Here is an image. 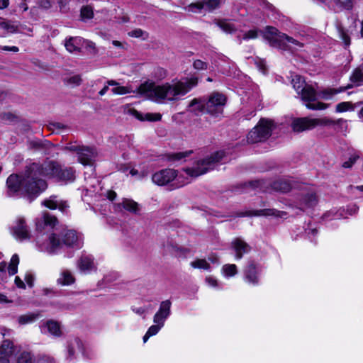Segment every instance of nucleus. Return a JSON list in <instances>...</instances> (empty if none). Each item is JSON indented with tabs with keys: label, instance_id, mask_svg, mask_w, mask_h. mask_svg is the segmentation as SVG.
Masks as SVG:
<instances>
[{
	"label": "nucleus",
	"instance_id": "nucleus-25",
	"mask_svg": "<svg viewBox=\"0 0 363 363\" xmlns=\"http://www.w3.org/2000/svg\"><path fill=\"white\" fill-rule=\"evenodd\" d=\"M107 84L113 86L111 91L115 95H125L127 94H133V89L130 85L121 86L115 80L107 81Z\"/></svg>",
	"mask_w": 363,
	"mask_h": 363
},
{
	"label": "nucleus",
	"instance_id": "nucleus-26",
	"mask_svg": "<svg viewBox=\"0 0 363 363\" xmlns=\"http://www.w3.org/2000/svg\"><path fill=\"white\" fill-rule=\"evenodd\" d=\"M130 113L132 116L141 121H159L162 118V115L159 113H147L143 114L135 109H130Z\"/></svg>",
	"mask_w": 363,
	"mask_h": 363
},
{
	"label": "nucleus",
	"instance_id": "nucleus-64",
	"mask_svg": "<svg viewBox=\"0 0 363 363\" xmlns=\"http://www.w3.org/2000/svg\"><path fill=\"white\" fill-rule=\"evenodd\" d=\"M106 197L111 200V201H113L116 199V193L113 191H111V190H109L107 191L106 193Z\"/></svg>",
	"mask_w": 363,
	"mask_h": 363
},
{
	"label": "nucleus",
	"instance_id": "nucleus-13",
	"mask_svg": "<svg viewBox=\"0 0 363 363\" xmlns=\"http://www.w3.org/2000/svg\"><path fill=\"white\" fill-rule=\"evenodd\" d=\"M172 302L169 300H165L160 303L158 311L154 315V323H160L164 325L166 320L171 314Z\"/></svg>",
	"mask_w": 363,
	"mask_h": 363
},
{
	"label": "nucleus",
	"instance_id": "nucleus-19",
	"mask_svg": "<svg viewBox=\"0 0 363 363\" xmlns=\"http://www.w3.org/2000/svg\"><path fill=\"white\" fill-rule=\"evenodd\" d=\"M76 281V278L74 274L67 269H62L56 279V283L60 286H69L74 284Z\"/></svg>",
	"mask_w": 363,
	"mask_h": 363
},
{
	"label": "nucleus",
	"instance_id": "nucleus-53",
	"mask_svg": "<svg viewBox=\"0 0 363 363\" xmlns=\"http://www.w3.org/2000/svg\"><path fill=\"white\" fill-rule=\"evenodd\" d=\"M193 66L194 69L198 70H204L207 69L208 65L206 62L201 60H196L194 62Z\"/></svg>",
	"mask_w": 363,
	"mask_h": 363
},
{
	"label": "nucleus",
	"instance_id": "nucleus-42",
	"mask_svg": "<svg viewBox=\"0 0 363 363\" xmlns=\"http://www.w3.org/2000/svg\"><path fill=\"white\" fill-rule=\"evenodd\" d=\"M190 265L193 268H197V269H202L204 270H209L210 269V264L209 263L204 259H197L194 261H192L190 263Z\"/></svg>",
	"mask_w": 363,
	"mask_h": 363
},
{
	"label": "nucleus",
	"instance_id": "nucleus-58",
	"mask_svg": "<svg viewBox=\"0 0 363 363\" xmlns=\"http://www.w3.org/2000/svg\"><path fill=\"white\" fill-rule=\"evenodd\" d=\"M187 155H188L187 152H179V153L174 154L172 157V159L173 160H182V158L185 157Z\"/></svg>",
	"mask_w": 363,
	"mask_h": 363
},
{
	"label": "nucleus",
	"instance_id": "nucleus-49",
	"mask_svg": "<svg viewBox=\"0 0 363 363\" xmlns=\"http://www.w3.org/2000/svg\"><path fill=\"white\" fill-rule=\"evenodd\" d=\"M131 310L133 313L141 316L143 319H145L148 308H147V307H145V306H142V307L133 306L131 308Z\"/></svg>",
	"mask_w": 363,
	"mask_h": 363
},
{
	"label": "nucleus",
	"instance_id": "nucleus-45",
	"mask_svg": "<svg viewBox=\"0 0 363 363\" xmlns=\"http://www.w3.org/2000/svg\"><path fill=\"white\" fill-rule=\"evenodd\" d=\"M93 10L90 6H84L81 9V17L84 21L93 18Z\"/></svg>",
	"mask_w": 363,
	"mask_h": 363
},
{
	"label": "nucleus",
	"instance_id": "nucleus-10",
	"mask_svg": "<svg viewBox=\"0 0 363 363\" xmlns=\"http://www.w3.org/2000/svg\"><path fill=\"white\" fill-rule=\"evenodd\" d=\"M225 101L223 94L214 92L205 102V111L212 116H218L223 113Z\"/></svg>",
	"mask_w": 363,
	"mask_h": 363
},
{
	"label": "nucleus",
	"instance_id": "nucleus-27",
	"mask_svg": "<svg viewBox=\"0 0 363 363\" xmlns=\"http://www.w3.org/2000/svg\"><path fill=\"white\" fill-rule=\"evenodd\" d=\"M118 208L122 207L125 211L137 214L140 210V205L131 199H123L122 201L117 204Z\"/></svg>",
	"mask_w": 363,
	"mask_h": 363
},
{
	"label": "nucleus",
	"instance_id": "nucleus-30",
	"mask_svg": "<svg viewBox=\"0 0 363 363\" xmlns=\"http://www.w3.org/2000/svg\"><path fill=\"white\" fill-rule=\"evenodd\" d=\"M75 179L74 172L72 168L62 169L60 166V171L56 175L55 179L61 182H73Z\"/></svg>",
	"mask_w": 363,
	"mask_h": 363
},
{
	"label": "nucleus",
	"instance_id": "nucleus-41",
	"mask_svg": "<svg viewBox=\"0 0 363 363\" xmlns=\"http://www.w3.org/2000/svg\"><path fill=\"white\" fill-rule=\"evenodd\" d=\"M354 106L350 101H345L339 103L335 106V111L337 113H342L349 111H354Z\"/></svg>",
	"mask_w": 363,
	"mask_h": 363
},
{
	"label": "nucleus",
	"instance_id": "nucleus-16",
	"mask_svg": "<svg viewBox=\"0 0 363 363\" xmlns=\"http://www.w3.org/2000/svg\"><path fill=\"white\" fill-rule=\"evenodd\" d=\"M66 347V359L69 362H72L76 358L77 352L81 351L82 344L78 337H71L67 340Z\"/></svg>",
	"mask_w": 363,
	"mask_h": 363
},
{
	"label": "nucleus",
	"instance_id": "nucleus-46",
	"mask_svg": "<svg viewBox=\"0 0 363 363\" xmlns=\"http://www.w3.org/2000/svg\"><path fill=\"white\" fill-rule=\"evenodd\" d=\"M16 363H33L30 353L22 352L17 358Z\"/></svg>",
	"mask_w": 363,
	"mask_h": 363
},
{
	"label": "nucleus",
	"instance_id": "nucleus-23",
	"mask_svg": "<svg viewBox=\"0 0 363 363\" xmlns=\"http://www.w3.org/2000/svg\"><path fill=\"white\" fill-rule=\"evenodd\" d=\"M85 40L81 37H69L65 40V46L69 52H79Z\"/></svg>",
	"mask_w": 363,
	"mask_h": 363
},
{
	"label": "nucleus",
	"instance_id": "nucleus-34",
	"mask_svg": "<svg viewBox=\"0 0 363 363\" xmlns=\"http://www.w3.org/2000/svg\"><path fill=\"white\" fill-rule=\"evenodd\" d=\"M188 111L195 114H198L203 111H205V103L201 100L194 99L189 103Z\"/></svg>",
	"mask_w": 363,
	"mask_h": 363
},
{
	"label": "nucleus",
	"instance_id": "nucleus-44",
	"mask_svg": "<svg viewBox=\"0 0 363 363\" xmlns=\"http://www.w3.org/2000/svg\"><path fill=\"white\" fill-rule=\"evenodd\" d=\"M0 28L9 33H13L16 31V27L14 25L5 21H0Z\"/></svg>",
	"mask_w": 363,
	"mask_h": 363
},
{
	"label": "nucleus",
	"instance_id": "nucleus-52",
	"mask_svg": "<svg viewBox=\"0 0 363 363\" xmlns=\"http://www.w3.org/2000/svg\"><path fill=\"white\" fill-rule=\"evenodd\" d=\"M129 35L135 38H145L147 37V34L143 30L138 28L132 30L129 33Z\"/></svg>",
	"mask_w": 363,
	"mask_h": 363
},
{
	"label": "nucleus",
	"instance_id": "nucleus-8",
	"mask_svg": "<svg viewBox=\"0 0 363 363\" xmlns=\"http://www.w3.org/2000/svg\"><path fill=\"white\" fill-rule=\"evenodd\" d=\"M274 123L269 119H261L258 124L248 133L247 141L251 143L264 141L269 138Z\"/></svg>",
	"mask_w": 363,
	"mask_h": 363
},
{
	"label": "nucleus",
	"instance_id": "nucleus-18",
	"mask_svg": "<svg viewBox=\"0 0 363 363\" xmlns=\"http://www.w3.org/2000/svg\"><path fill=\"white\" fill-rule=\"evenodd\" d=\"M220 4L219 0H201L196 3H191L189 5V10L193 12H196L202 9L213 10L218 8Z\"/></svg>",
	"mask_w": 363,
	"mask_h": 363
},
{
	"label": "nucleus",
	"instance_id": "nucleus-14",
	"mask_svg": "<svg viewBox=\"0 0 363 363\" xmlns=\"http://www.w3.org/2000/svg\"><path fill=\"white\" fill-rule=\"evenodd\" d=\"M259 269L253 262H250L244 269V280L253 286L259 283Z\"/></svg>",
	"mask_w": 363,
	"mask_h": 363
},
{
	"label": "nucleus",
	"instance_id": "nucleus-21",
	"mask_svg": "<svg viewBox=\"0 0 363 363\" xmlns=\"http://www.w3.org/2000/svg\"><path fill=\"white\" fill-rule=\"evenodd\" d=\"M352 87V84H348L345 86H340L339 88L328 87L320 91L318 95L323 100H331L333 99L335 96L337 94L342 93Z\"/></svg>",
	"mask_w": 363,
	"mask_h": 363
},
{
	"label": "nucleus",
	"instance_id": "nucleus-60",
	"mask_svg": "<svg viewBox=\"0 0 363 363\" xmlns=\"http://www.w3.org/2000/svg\"><path fill=\"white\" fill-rule=\"evenodd\" d=\"M112 44L116 47V48H121V49H125V43H123V42H121V41H118V40H113L112 41Z\"/></svg>",
	"mask_w": 363,
	"mask_h": 363
},
{
	"label": "nucleus",
	"instance_id": "nucleus-24",
	"mask_svg": "<svg viewBox=\"0 0 363 363\" xmlns=\"http://www.w3.org/2000/svg\"><path fill=\"white\" fill-rule=\"evenodd\" d=\"M79 271L84 274H89L96 269L94 259L91 256H82L77 263Z\"/></svg>",
	"mask_w": 363,
	"mask_h": 363
},
{
	"label": "nucleus",
	"instance_id": "nucleus-22",
	"mask_svg": "<svg viewBox=\"0 0 363 363\" xmlns=\"http://www.w3.org/2000/svg\"><path fill=\"white\" fill-rule=\"evenodd\" d=\"M43 204L50 209L58 208L63 213L66 212L67 208L69 207L66 201L59 199L57 196H52L49 199H45Z\"/></svg>",
	"mask_w": 363,
	"mask_h": 363
},
{
	"label": "nucleus",
	"instance_id": "nucleus-59",
	"mask_svg": "<svg viewBox=\"0 0 363 363\" xmlns=\"http://www.w3.org/2000/svg\"><path fill=\"white\" fill-rule=\"evenodd\" d=\"M15 284L16 285L21 289H25L26 285L22 279L19 277H16L15 278Z\"/></svg>",
	"mask_w": 363,
	"mask_h": 363
},
{
	"label": "nucleus",
	"instance_id": "nucleus-55",
	"mask_svg": "<svg viewBox=\"0 0 363 363\" xmlns=\"http://www.w3.org/2000/svg\"><path fill=\"white\" fill-rule=\"evenodd\" d=\"M25 281L30 287H32L34 281L33 275L30 272H27L25 276Z\"/></svg>",
	"mask_w": 363,
	"mask_h": 363
},
{
	"label": "nucleus",
	"instance_id": "nucleus-61",
	"mask_svg": "<svg viewBox=\"0 0 363 363\" xmlns=\"http://www.w3.org/2000/svg\"><path fill=\"white\" fill-rule=\"evenodd\" d=\"M1 50H5V51H12V52H16L18 51L19 49L16 46H11V47L4 46L1 48Z\"/></svg>",
	"mask_w": 363,
	"mask_h": 363
},
{
	"label": "nucleus",
	"instance_id": "nucleus-62",
	"mask_svg": "<svg viewBox=\"0 0 363 363\" xmlns=\"http://www.w3.org/2000/svg\"><path fill=\"white\" fill-rule=\"evenodd\" d=\"M18 9L21 11L25 12L28 10V6L25 1H22L18 4Z\"/></svg>",
	"mask_w": 363,
	"mask_h": 363
},
{
	"label": "nucleus",
	"instance_id": "nucleus-29",
	"mask_svg": "<svg viewBox=\"0 0 363 363\" xmlns=\"http://www.w3.org/2000/svg\"><path fill=\"white\" fill-rule=\"evenodd\" d=\"M317 196L314 192L306 193L300 201L301 208L304 210L313 207L317 204Z\"/></svg>",
	"mask_w": 363,
	"mask_h": 363
},
{
	"label": "nucleus",
	"instance_id": "nucleus-56",
	"mask_svg": "<svg viewBox=\"0 0 363 363\" xmlns=\"http://www.w3.org/2000/svg\"><path fill=\"white\" fill-rule=\"evenodd\" d=\"M340 38L342 41L345 43L346 45H349L350 44V38L349 35L343 30H340Z\"/></svg>",
	"mask_w": 363,
	"mask_h": 363
},
{
	"label": "nucleus",
	"instance_id": "nucleus-1",
	"mask_svg": "<svg viewBox=\"0 0 363 363\" xmlns=\"http://www.w3.org/2000/svg\"><path fill=\"white\" fill-rule=\"evenodd\" d=\"M60 166L54 162H47L43 164H33L23 176L11 174L6 181L8 194L26 196L30 201L47 188V183L39 177L56 178Z\"/></svg>",
	"mask_w": 363,
	"mask_h": 363
},
{
	"label": "nucleus",
	"instance_id": "nucleus-40",
	"mask_svg": "<svg viewBox=\"0 0 363 363\" xmlns=\"http://www.w3.org/2000/svg\"><path fill=\"white\" fill-rule=\"evenodd\" d=\"M19 264L18 255L15 254L11 257L9 265L8 267V272L9 275H14L18 272V265Z\"/></svg>",
	"mask_w": 363,
	"mask_h": 363
},
{
	"label": "nucleus",
	"instance_id": "nucleus-54",
	"mask_svg": "<svg viewBox=\"0 0 363 363\" xmlns=\"http://www.w3.org/2000/svg\"><path fill=\"white\" fill-rule=\"evenodd\" d=\"M258 36V31L257 30H250L248 32H247L244 36V40H249V39H255Z\"/></svg>",
	"mask_w": 363,
	"mask_h": 363
},
{
	"label": "nucleus",
	"instance_id": "nucleus-12",
	"mask_svg": "<svg viewBox=\"0 0 363 363\" xmlns=\"http://www.w3.org/2000/svg\"><path fill=\"white\" fill-rule=\"evenodd\" d=\"M11 232L18 240L23 241L30 238V233L23 218H18L13 223Z\"/></svg>",
	"mask_w": 363,
	"mask_h": 363
},
{
	"label": "nucleus",
	"instance_id": "nucleus-43",
	"mask_svg": "<svg viewBox=\"0 0 363 363\" xmlns=\"http://www.w3.org/2000/svg\"><path fill=\"white\" fill-rule=\"evenodd\" d=\"M218 26L223 31L227 33H231L235 30L234 26L231 23L225 21H219L218 23Z\"/></svg>",
	"mask_w": 363,
	"mask_h": 363
},
{
	"label": "nucleus",
	"instance_id": "nucleus-11",
	"mask_svg": "<svg viewBox=\"0 0 363 363\" xmlns=\"http://www.w3.org/2000/svg\"><path fill=\"white\" fill-rule=\"evenodd\" d=\"M40 330L42 334L59 338L63 335L62 324L55 320H48L41 323Z\"/></svg>",
	"mask_w": 363,
	"mask_h": 363
},
{
	"label": "nucleus",
	"instance_id": "nucleus-33",
	"mask_svg": "<svg viewBox=\"0 0 363 363\" xmlns=\"http://www.w3.org/2000/svg\"><path fill=\"white\" fill-rule=\"evenodd\" d=\"M329 6H336L338 9H350L352 6V0H320Z\"/></svg>",
	"mask_w": 363,
	"mask_h": 363
},
{
	"label": "nucleus",
	"instance_id": "nucleus-4",
	"mask_svg": "<svg viewBox=\"0 0 363 363\" xmlns=\"http://www.w3.org/2000/svg\"><path fill=\"white\" fill-rule=\"evenodd\" d=\"M60 238L55 233H52L49 237V243L47 250L50 253H55L62 248V245L69 247L80 248L82 246V237L74 230H64Z\"/></svg>",
	"mask_w": 363,
	"mask_h": 363
},
{
	"label": "nucleus",
	"instance_id": "nucleus-9",
	"mask_svg": "<svg viewBox=\"0 0 363 363\" xmlns=\"http://www.w3.org/2000/svg\"><path fill=\"white\" fill-rule=\"evenodd\" d=\"M308 109L324 110L328 106V104L322 102H315L317 99L316 91L307 84L301 91L297 94Z\"/></svg>",
	"mask_w": 363,
	"mask_h": 363
},
{
	"label": "nucleus",
	"instance_id": "nucleus-35",
	"mask_svg": "<svg viewBox=\"0 0 363 363\" xmlns=\"http://www.w3.org/2000/svg\"><path fill=\"white\" fill-rule=\"evenodd\" d=\"M221 274L226 278L234 277L238 274L237 266L234 264H224L221 268Z\"/></svg>",
	"mask_w": 363,
	"mask_h": 363
},
{
	"label": "nucleus",
	"instance_id": "nucleus-31",
	"mask_svg": "<svg viewBox=\"0 0 363 363\" xmlns=\"http://www.w3.org/2000/svg\"><path fill=\"white\" fill-rule=\"evenodd\" d=\"M283 212L277 211L274 209H262L258 211H252L246 212L243 216H281Z\"/></svg>",
	"mask_w": 363,
	"mask_h": 363
},
{
	"label": "nucleus",
	"instance_id": "nucleus-7",
	"mask_svg": "<svg viewBox=\"0 0 363 363\" xmlns=\"http://www.w3.org/2000/svg\"><path fill=\"white\" fill-rule=\"evenodd\" d=\"M225 155L224 151H218L208 157L197 161L192 167L184 169L183 172L189 177H198L213 169L215 164L219 162L225 157Z\"/></svg>",
	"mask_w": 363,
	"mask_h": 363
},
{
	"label": "nucleus",
	"instance_id": "nucleus-5",
	"mask_svg": "<svg viewBox=\"0 0 363 363\" xmlns=\"http://www.w3.org/2000/svg\"><path fill=\"white\" fill-rule=\"evenodd\" d=\"M184 175L182 173L178 174L177 171L166 168L156 172L152 175V182L157 186H170L172 189L183 186L184 184L190 182L188 177L186 180H182Z\"/></svg>",
	"mask_w": 363,
	"mask_h": 363
},
{
	"label": "nucleus",
	"instance_id": "nucleus-15",
	"mask_svg": "<svg viewBox=\"0 0 363 363\" xmlns=\"http://www.w3.org/2000/svg\"><path fill=\"white\" fill-rule=\"evenodd\" d=\"M99 152L94 147H84L79 152V161L84 165H91Z\"/></svg>",
	"mask_w": 363,
	"mask_h": 363
},
{
	"label": "nucleus",
	"instance_id": "nucleus-3",
	"mask_svg": "<svg viewBox=\"0 0 363 363\" xmlns=\"http://www.w3.org/2000/svg\"><path fill=\"white\" fill-rule=\"evenodd\" d=\"M263 36L271 46L281 50L298 51L303 48V43L279 32L274 27H267Z\"/></svg>",
	"mask_w": 363,
	"mask_h": 363
},
{
	"label": "nucleus",
	"instance_id": "nucleus-2",
	"mask_svg": "<svg viewBox=\"0 0 363 363\" xmlns=\"http://www.w3.org/2000/svg\"><path fill=\"white\" fill-rule=\"evenodd\" d=\"M198 84V78L191 77L181 80L174 79L157 85L155 89V101L170 103L179 101Z\"/></svg>",
	"mask_w": 363,
	"mask_h": 363
},
{
	"label": "nucleus",
	"instance_id": "nucleus-50",
	"mask_svg": "<svg viewBox=\"0 0 363 363\" xmlns=\"http://www.w3.org/2000/svg\"><path fill=\"white\" fill-rule=\"evenodd\" d=\"M205 281L208 286L219 289V283L218 281L212 276H208L205 279Z\"/></svg>",
	"mask_w": 363,
	"mask_h": 363
},
{
	"label": "nucleus",
	"instance_id": "nucleus-20",
	"mask_svg": "<svg viewBox=\"0 0 363 363\" xmlns=\"http://www.w3.org/2000/svg\"><path fill=\"white\" fill-rule=\"evenodd\" d=\"M232 247L235 252L237 259H240L243 255L250 252L251 250L250 246L240 238H236L232 242Z\"/></svg>",
	"mask_w": 363,
	"mask_h": 363
},
{
	"label": "nucleus",
	"instance_id": "nucleus-63",
	"mask_svg": "<svg viewBox=\"0 0 363 363\" xmlns=\"http://www.w3.org/2000/svg\"><path fill=\"white\" fill-rule=\"evenodd\" d=\"M84 45H85L86 48L92 49V50L96 49V44L94 42L90 41V40H85Z\"/></svg>",
	"mask_w": 363,
	"mask_h": 363
},
{
	"label": "nucleus",
	"instance_id": "nucleus-37",
	"mask_svg": "<svg viewBox=\"0 0 363 363\" xmlns=\"http://www.w3.org/2000/svg\"><path fill=\"white\" fill-rule=\"evenodd\" d=\"M291 83L297 94L307 85L303 78L299 75L294 76L292 79Z\"/></svg>",
	"mask_w": 363,
	"mask_h": 363
},
{
	"label": "nucleus",
	"instance_id": "nucleus-51",
	"mask_svg": "<svg viewBox=\"0 0 363 363\" xmlns=\"http://www.w3.org/2000/svg\"><path fill=\"white\" fill-rule=\"evenodd\" d=\"M154 74L155 78L162 80L166 78L167 76V72L162 67H158L155 69Z\"/></svg>",
	"mask_w": 363,
	"mask_h": 363
},
{
	"label": "nucleus",
	"instance_id": "nucleus-17",
	"mask_svg": "<svg viewBox=\"0 0 363 363\" xmlns=\"http://www.w3.org/2000/svg\"><path fill=\"white\" fill-rule=\"evenodd\" d=\"M157 86L154 82L146 81L133 90V94L145 96L155 101V89Z\"/></svg>",
	"mask_w": 363,
	"mask_h": 363
},
{
	"label": "nucleus",
	"instance_id": "nucleus-38",
	"mask_svg": "<svg viewBox=\"0 0 363 363\" xmlns=\"http://www.w3.org/2000/svg\"><path fill=\"white\" fill-rule=\"evenodd\" d=\"M39 315L37 313H27L21 315L18 318V322L21 325L29 324L34 322Z\"/></svg>",
	"mask_w": 363,
	"mask_h": 363
},
{
	"label": "nucleus",
	"instance_id": "nucleus-36",
	"mask_svg": "<svg viewBox=\"0 0 363 363\" xmlns=\"http://www.w3.org/2000/svg\"><path fill=\"white\" fill-rule=\"evenodd\" d=\"M350 81L354 85L359 86L363 82V70L360 68L355 69L350 76Z\"/></svg>",
	"mask_w": 363,
	"mask_h": 363
},
{
	"label": "nucleus",
	"instance_id": "nucleus-57",
	"mask_svg": "<svg viewBox=\"0 0 363 363\" xmlns=\"http://www.w3.org/2000/svg\"><path fill=\"white\" fill-rule=\"evenodd\" d=\"M37 363H55V361L50 357L43 356L38 359Z\"/></svg>",
	"mask_w": 363,
	"mask_h": 363
},
{
	"label": "nucleus",
	"instance_id": "nucleus-28",
	"mask_svg": "<svg viewBox=\"0 0 363 363\" xmlns=\"http://www.w3.org/2000/svg\"><path fill=\"white\" fill-rule=\"evenodd\" d=\"M16 351L13 342L9 339H5L0 346V357L9 358Z\"/></svg>",
	"mask_w": 363,
	"mask_h": 363
},
{
	"label": "nucleus",
	"instance_id": "nucleus-6",
	"mask_svg": "<svg viewBox=\"0 0 363 363\" xmlns=\"http://www.w3.org/2000/svg\"><path fill=\"white\" fill-rule=\"evenodd\" d=\"M345 123L346 121L342 118L334 121L326 117L318 118L302 117L294 119L291 123V128L294 132L301 133L303 131L311 130L317 126L340 125Z\"/></svg>",
	"mask_w": 363,
	"mask_h": 363
},
{
	"label": "nucleus",
	"instance_id": "nucleus-39",
	"mask_svg": "<svg viewBox=\"0 0 363 363\" xmlns=\"http://www.w3.org/2000/svg\"><path fill=\"white\" fill-rule=\"evenodd\" d=\"M162 327L163 325L160 323L151 325L143 336V342H146L150 337L157 335Z\"/></svg>",
	"mask_w": 363,
	"mask_h": 363
},
{
	"label": "nucleus",
	"instance_id": "nucleus-32",
	"mask_svg": "<svg viewBox=\"0 0 363 363\" xmlns=\"http://www.w3.org/2000/svg\"><path fill=\"white\" fill-rule=\"evenodd\" d=\"M272 188L277 191L288 192L291 189V184L288 179H280L273 182Z\"/></svg>",
	"mask_w": 363,
	"mask_h": 363
},
{
	"label": "nucleus",
	"instance_id": "nucleus-47",
	"mask_svg": "<svg viewBox=\"0 0 363 363\" xmlns=\"http://www.w3.org/2000/svg\"><path fill=\"white\" fill-rule=\"evenodd\" d=\"M65 82L72 86H79L82 82V78L80 75H74L67 78Z\"/></svg>",
	"mask_w": 363,
	"mask_h": 363
},
{
	"label": "nucleus",
	"instance_id": "nucleus-48",
	"mask_svg": "<svg viewBox=\"0 0 363 363\" xmlns=\"http://www.w3.org/2000/svg\"><path fill=\"white\" fill-rule=\"evenodd\" d=\"M57 221V218L55 216L46 213L43 215V222L47 226L54 227Z\"/></svg>",
	"mask_w": 363,
	"mask_h": 363
}]
</instances>
